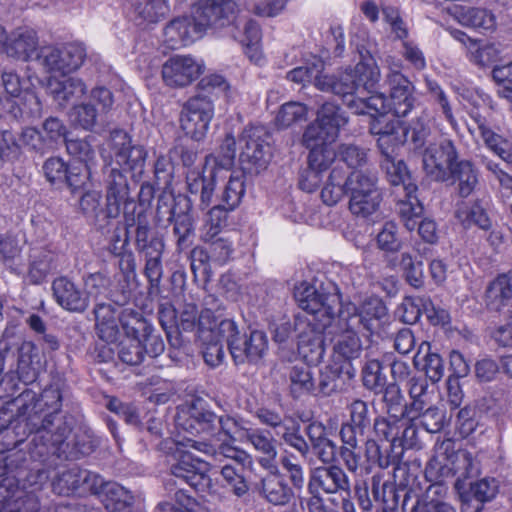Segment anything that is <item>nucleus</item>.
<instances>
[{"label": "nucleus", "mask_w": 512, "mask_h": 512, "mask_svg": "<svg viewBox=\"0 0 512 512\" xmlns=\"http://www.w3.org/2000/svg\"><path fill=\"white\" fill-rule=\"evenodd\" d=\"M66 392L65 381L55 377L39 396L36 391L26 387L11 404L22 416L34 415L40 419L37 432L30 440V453L36 459H46L49 465L58 461L65 439L74 426L73 416L61 412Z\"/></svg>", "instance_id": "1"}, {"label": "nucleus", "mask_w": 512, "mask_h": 512, "mask_svg": "<svg viewBox=\"0 0 512 512\" xmlns=\"http://www.w3.org/2000/svg\"><path fill=\"white\" fill-rule=\"evenodd\" d=\"M344 196L349 198V211L358 218L367 219L377 213L383 200L377 174L370 170H354L347 173L336 164L321 191V199L327 206H334Z\"/></svg>", "instance_id": "2"}, {"label": "nucleus", "mask_w": 512, "mask_h": 512, "mask_svg": "<svg viewBox=\"0 0 512 512\" xmlns=\"http://www.w3.org/2000/svg\"><path fill=\"white\" fill-rule=\"evenodd\" d=\"M380 80V70L368 64H356L338 74H321L315 78V87L323 92L339 96L347 105L349 99L360 94L373 93Z\"/></svg>", "instance_id": "3"}, {"label": "nucleus", "mask_w": 512, "mask_h": 512, "mask_svg": "<svg viewBox=\"0 0 512 512\" xmlns=\"http://www.w3.org/2000/svg\"><path fill=\"white\" fill-rule=\"evenodd\" d=\"M294 297L298 306L310 316L303 321L307 325L317 322V329H326L331 325L342 303L339 289L332 283L316 288L302 282L295 287Z\"/></svg>", "instance_id": "4"}, {"label": "nucleus", "mask_w": 512, "mask_h": 512, "mask_svg": "<svg viewBox=\"0 0 512 512\" xmlns=\"http://www.w3.org/2000/svg\"><path fill=\"white\" fill-rule=\"evenodd\" d=\"M217 333L226 341L235 365H258L268 349V339L263 331L240 330L231 319L222 320Z\"/></svg>", "instance_id": "5"}, {"label": "nucleus", "mask_w": 512, "mask_h": 512, "mask_svg": "<svg viewBox=\"0 0 512 512\" xmlns=\"http://www.w3.org/2000/svg\"><path fill=\"white\" fill-rule=\"evenodd\" d=\"M339 322L349 328H356L362 333L373 335L379 333L388 321V309L382 299L370 297L359 306L341 303L338 314Z\"/></svg>", "instance_id": "6"}, {"label": "nucleus", "mask_w": 512, "mask_h": 512, "mask_svg": "<svg viewBox=\"0 0 512 512\" xmlns=\"http://www.w3.org/2000/svg\"><path fill=\"white\" fill-rule=\"evenodd\" d=\"M109 147L113 152L109 162L129 172L134 182H139L145 172L148 156L146 148L139 144L133 145L130 136L122 129L110 132Z\"/></svg>", "instance_id": "7"}, {"label": "nucleus", "mask_w": 512, "mask_h": 512, "mask_svg": "<svg viewBox=\"0 0 512 512\" xmlns=\"http://www.w3.org/2000/svg\"><path fill=\"white\" fill-rule=\"evenodd\" d=\"M165 448L172 450L174 462L170 465V474L176 481L188 484L190 487L199 490L206 486L210 481L208 472V463L197 457L191 452L182 448L183 444L175 443L171 439H166L161 443Z\"/></svg>", "instance_id": "8"}, {"label": "nucleus", "mask_w": 512, "mask_h": 512, "mask_svg": "<svg viewBox=\"0 0 512 512\" xmlns=\"http://www.w3.org/2000/svg\"><path fill=\"white\" fill-rule=\"evenodd\" d=\"M85 58V47L76 42L62 46L46 45L36 54V61L45 71L63 74L79 69Z\"/></svg>", "instance_id": "9"}, {"label": "nucleus", "mask_w": 512, "mask_h": 512, "mask_svg": "<svg viewBox=\"0 0 512 512\" xmlns=\"http://www.w3.org/2000/svg\"><path fill=\"white\" fill-rule=\"evenodd\" d=\"M126 233L123 241V247L129 243V228L135 226L134 230V246L135 250L141 256L162 255L164 251V241L148 220L147 213L144 209L139 210L136 214L125 212Z\"/></svg>", "instance_id": "10"}, {"label": "nucleus", "mask_w": 512, "mask_h": 512, "mask_svg": "<svg viewBox=\"0 0 512 512\" xmlns=\"http://www.w3.org/2000/svg\"><path fill=\"white\" fill-rule=\"evenodd\" d=\"M263 136H267V133L259 127L244 130L240 138L244 146L239 156L243 173L257 175L268 167L271 151L269 143Z\"/></svg>", "instance_id": "11"}, {"label": "nucleus", "mask_w": 512, "mask_h": 512, "mask_svg": "<svg viewBox=\"0 0 512 512\" xmlns=\"http://www.w3.org/2000/svg\"><path fill=\"white\" fill-rule=\"evenodd\" d=\"M13 417V408L0 410V453L10 451L21 444L26 438L34 437L40 419L37 416H22L17 411V417Z\"/></svg>", "instance_id": "12"}, {"label": "nucleus", "mask_w": 512, "mask_h": 512, "mask_svg": "<svg viewBox=\"0 0 512 512\" xmlns=\"http://www.w3.org/2000/svg\"><path fill=\"white\" fill-rule=\"evenodd\" d=\"M459 161L455 145L446 138L429 143L423 151V168L428 176L438 182L450 180V171Z\"/></svg>", "instance_id": "13"}, {"label": "nucleus", "mask_w": 512, "mask_h": 512, "mask_svg": "<svg viewBox=\"0 0 512 512\" xmlns=\"http://www.w3.org/2000/svg\"><path fill=\"white\" fill-rule=\"evenodd\" d=\"M213 115V101L207 95L197 94L183 105L180 113L181 128L186 135L199 141L206 135Z\"/></svg>", "instance_id": "14"}, {"label": "nucleus", "mask_w": 512, "mask_h": 512, "mask_svg": "<svg viewBox=\"0 0 512 512\" xmlns=\"http://www.w3.org/2000/svg\"><path fill=\"white\" fill-rule=\"evenodd\" d=\"M105 184V200L107 201V213L111 217H118L123 207V213L128 212V207L134 204L130 195V185L123 170L110 162L102 168Z\"/></svg>", "instance_id": "15"}, {"label": "nucleus", "mask_w": 512, "mask_h": 512, "mask_svg": "<svg viewBox=\"0 0 512 512\" xmlns=\"http://www.w3.org/2000/svg\"><path fill=\"white\" fill-rule=\"evenodd\" d=\"M193 19L204 33L207 29L218 30L234 22V0H198L192 5Z\"/></svg>", "instance_id": "16"}, {"label": "nucleus", "mask_w": 512, "mask_h": 512, "mask_svg": "<svg viewBox=\"0 0 512 512\" xmlns=\"http://www.w3.org/2000/svg\"><path fill=\"white\" fill-rule=\"evenodd\" d=\"M113 104L114 97L108 88L95 87L87 101L73 106L71 116L79 127L91 131L96 126L98 118L107 114Z\"/></svg>", "instance_id": "17"}, {"label": "nucleus", "mask_w": 512, "mask_h": 512, "mask_svg": "<svg viewBox=\"0 0 512 512\" xmlns=\"http://www.w3.org/2000/svg\"><path fill=\"white\" fill-rule=\"evenodd\" d=\"M347 411L349 418L341 425L340 437L343 444L355 446L373 426L374 411L362 399H354L347 405Z\"/></svg>", "instance_id": "18"}, {"label": "nucleus", "mask_w": 512, "mask_h": 512, "mask_svg": "<svg viewBox=\"0 0 512 512\" xmlns=\"http://www.w3.org/2000/svg\"><path fill=\"white\" fill-rule=\"evenodd\" d=\"M404 143L403 134L382 135L376 138V146L381 155L380 168L385 172L390 184L408 179V169L403 160L397 159V150Z\"/></svg>", "instance_id": "19"}, {"label": "nucleus", "mask_w": 512, "mask_h": 512, "mask_svg": "<svg viewBox=\"0 0 512 512\" xmlns=\"http://www.w3.org/2000/svg\"><path fill=\"white\" fill-rule=\"evenodd\" d=\"M52 491L60 496H69L80 488L91 493L92 487L98 479V474L78 466L62 468V463L57 470H52Z\"/></svg>", "instance_id": "20"}, {"label": "nucleus", "mask_w": 512, "mask_h": 512, "mask_svg": "<svg viewBox=\"0 0 512 512\" xmlns=\"http://www.w3.org/2000/svg\"><path fill=\"white\" fill-rule=\"evenodd\" d=\"M178 427L191 435H214L217 432L218 415L203 401H194L177 414Z\"/></svg>", "instance_id": "21"}, {"label": "nucleus", "mask_w": 512, "mask_h": 512, "mask_svg": "<svg viewBox=\"0 0 512 512\" xmlns=\"http://www.w3.org/2000/svg\"><path fill=\"white\" fill-rule=\"evenodd\" d=\"M2 84L5 92L18 101L7 100L10 105V112L15 118L24 114L37 115L40 113L41 103L36 94L32 91H23L20 77L13 71L2 73Z\"/></svg>", "instance_id": "22"}, {"label": "nucleus", "mask_w": 512, "mask_h": 512, "mask_svg": "<svg viewBox=\"0 0 512 512\" xmlns=\"http://www.w3.org/2000/svg\"><path fill=\"white\" fill-rule=\"evenodd\" d=\"M173 205L170 208L168 222L173 225V235L180 250L191 245V237L194 235V224L191 216L192 200L188 196H171Z\"/></svg>", "instance_id": "23"}, {"label": "nucleus", "mask_w": 512, "mask_h": 512, "mask_svg": "<svg viewBox=\"0 0 512 512\" xmlns=\"http://www.w3.org/2000/svg\"><path fill=\"white\" fill-rule=\"evenodd\" d=\"M316 487L326 494L350 496L351 483L348 475L339 465L333 463L312 469L309 480V489Z\"/></svg>", "instance_id": "24"}, {"label": "nucleus", "mask_w": 512, "mask_h": 512, "mask_svg": "<svg viewBox=\"0 0 512 512\" xmlns=\"http://www.w3.org/2000/svg\"><path fill=\"white\" fill-rule=\"evenodd\" d=\"M389 88V107L397 117H405L415 107L414 86L411 81L398 71L387 75Z\"/></svg>", "instance_id": "25"}, {"label": "nucleus", "mask_w": 512, "mask_h": 512, "mask_svg": "<svg viewBox=\"0 0 512 512\" xmlns=\"http://www.w3.org/2000/svg\"><path fill=\"white\" fill-rule=\"evenodd\" d=\"M162 78L167 86L181 88L188 86L202 73L201 65L191 56H174L162 66Z\"/></svg>", "instance_id": "26"}, {"label": "nucleus", "mask_w": 512, "mask_h": 512, "mask_svg": "<svg viewBox=\"0 0 512 512\" xmlns=\"http://www.w3.org/2000/svg\"><path fill=\"white\" fill-rule=\"evenodd\" d=\"M217 310V307L206 308L201 312L199 318V339L203 342V358L207 365L215 368L222 364L225 353L223 345L216 337H220L217 333V326L215 323L210 322L212 317V310Z\"/></svg>", "instance_id": "27"}, {"label": "nucleus", "mask_w": 512, "mask_h": 512, "mask_svg": "<svg viewBox=\"0 0 512 512\" xmlns=\"http://www.w3.org/2000/svg\"><path fill=\"white\" fill-rule=\"evenodd\" d=\"M294 330L298 332V348L305 358L311 362H320L325 355V343L323 332L325 329H317V322L307 325L303 317L295 318Z\"/></svg>", "instance_id": "28"}, {"label": "nucleus", "mask_w": 512, "mask_h": 512, "mask_svg": "<svg viewBox=\"0 0 512 512\" xmlns=\"http://www.w3.org/2000/svg\"><path fill=\"white\" fill-rule=\"evenodd\" d=\"M274 470L266 474L258 483L259 495L274 506H286L295 496L294 489L290 487L285 475L274 466Z\"/></svg>", "instance_id": "29"}, {"label": "nucleus", "mask_w": 512, "mask_h": 512, "mask_svg": "<svg viewBox=\"0 0 512 512\" xmlns=\"http://www.w3.org/2000/svg\"><path fill=\"white\" fill-rule=\"evenodd\" d=\"M52 292L57 304L73 313H84L89 308L88 296L73 281L65 276L52 282Z\"/></svg>", "instance_id": "30"}, {"label": "nucleus", "mask_w": 512, "mask_h": 512, "mask_svg": "<svg viewBox=\"0 0 512 512\" xmlns=\"http://www.w3.org/2000/svg\"><path fill=\"white\" fill-rule=\"evenodd\" d=\"M97 483L92 487L91 494L101 498L105 507L112 512H121L134 503V496L130 491L113 481H105L98 474Z\"/></svg>", "instance_id": "31"}, {"label": "nucleus", "mask_w": 512, "mask_h": 512, "mask_svg": "<svg viewBox=\"0 0 512 512\" xmlns=\"http://www.w3.org/2000/svg\"><path fill=\"white\" fill-rule=\"evenodd\" d=\"M343 332L339 335L338 340L334 344L333 351L336 359H343L346 368L345 374L348 379L355 376L356 370L352 367L351 361L360 357L362 352V343L358 336L360 333L356 328H349L342 324Z\"/></svg>", "instance_id": "32"}, {"label": "nucleus", "mask_w": 512, "mask_h": 512, "mask_svg": "<svg viewBox=\"0 0 512 512\" xmlns=\"http://www.w3.org/2000/svg\"><path fill=\"white\" fill-rule=\"evenodd\" d=\"M38 44V36L33 29L17 28L8 35L4 51L10 57L28 61L36 57Z\"/></svg>", "instance_id": "33"}, {"label": "nucleus", "mask_w": 512, "mask_h": 512, "mask_svg": "<svg viewBox=\"0 0 512 512\" xmlns=\"http://www.w3.org/2000/svg\"><path fill=\"white\" fill-rule=\"evenodd\" d=\"M17 367L16 374L20 382L25 386L32 385L38 378L39 373V348L33 341H22L17 346Z\"/></svg>", "instance_id": "34"}, {"label": "nucleus", "mask_w": 512, "mask_h": 512, "mask_svg": "<svg viewBox=\"0 0 512 512\" xmlns=\"http://www.w3.org/2000/svg\"><path fill=\"white\" fill-rule=\"evenodd\" d=\"M47 88L49 94L61 108L80 100L87 91V86L83 80L76 77L50 79Z\"/></svg>", "instance_id": "35"}, {"label": "nucleus", "mask_w": 512, "mask_h": 512, "mask_svg": "<svg viewBox=\"0 0 512 512\" xmlns=\"http://www.w3.org/2000/svg\"><path fill=\"white\" fill-rule=\"evenodd\" d=\"M203 32L191 16H184L172 20L164 29L165 41L171 48L186 46L195 39L200 38Z\"/></svg>", "instance_id": "36"}, {"label": "nucleus", "mask_w": 512, "mask_h": 512, "mask_svg": "<svg viewBox=\"0 0 512 512\" xmlns=\"http://www.w3.org/2000/svg\"><path fill=\"white\" fill-rule=\"evenodd\" d=\"M512 301V270L499 274L485 290L484 302L491 312L500 313Z\"/></svg>", "instance_id": "37"}, {"label": "nucleus", "mask_w": 512, "mask_h": 512, "mask_svg": "<svg viewBox=\"0 0 512 512\" xmlns=\"http://www.w3.org/2000/svg\"><path fill=\"white\" fill-rule=\"evenodd\" d=\"M499 491V483L495 478H483L470 484L469 490L458 492L461 500V512H464L466 505L473 508H479L483 511L484 504L492 501Z\"/></svg>", "instance_id": "38"}, {"label": "nucleus", "mask_w": 512, "mask_h": 512, "mask_svg": "<svg viewBox=\"0 0 512 512\" xmlns=\"http://www.w3.org/2000/svg\"><path fill=\"white\" fill-rule=\"evenodd\" d=\"M244 438L254 449L261 454L258 462L266 469L274 467L277 457L276 440L267 430L263 429H247Z\"/></svg>", "instance_id": "39"}, {"label": "nucleus", "mask_w": 512, "mask_h": 512, "mask_svg": "<svg viewBox=\"0 0 512 512\" xmlns=\"http://www.w3.org/2000/svg\"><path fill=\"white\" fill-rule=\"evenodd\" d=\"M231 24L230 35L246 47V54H248L251 59L258 60L259 56L256 45L261 35L258 24L251 19L236 17Z\"/></svg>", "instance_id": "40"}, {"label": "nucleus", "mask_w": 512, "mask_h": 512, "mask_svg": "<svg viewBox=\"0 0 512 512\" xmlns=\"http://www.w3.org/2000/svg\"><path fill=\"white\" fill-rule=\"evenodd\" d=\"M289 392L294 399L303 395L314 394L316 385L311 368L305 363H298L287 368Z\"/></svg>", "instance_id": "41"}, {"label": "nucleus", "mask_w": 512, "mask_h": 512, "mask_svg": "<svg viewBox=\"0 0 512 512\" xmlns=\"http://www.w3.org/2000/svg\"><path fill=\"white\" fill-rule=\"evenodd\" d=\"M0 512H39L40 502L34 491H26L19 484L9 491L6 497H0Z\"/></svg>", "instance_id": "42"}, {"label": "nucleus", "mask_w": 512, "mask_h": 512, "mask_svg": "<svg viewBox=\"0 0 512 512\" xmlns=\"http://www.w3.org/2000/svg\"><path fill=\"white\" fill-rule=\"evenodd\" d=\"M78 209L81 214L100 227L107 225L109 220L117 218L108 215L107 201L105 200V207H102V194L96 190H88L81 195Z\"/></svg>", "instance_id": "43"}, {"label": "nucleus", "mask_w": 512, "mask_h": 512, "mask_svg": "<svg viewBox=\"0 0 512 512\" xmlns=\"http://www.w3.org/2000/svg\"><path fill=\"white\" fill-rule=\"evenodd\" d=\"M114 254L119 258L118 268L121 279L118 280L120 285V293L113 294L112 300L117 303L118 306H122L127 303L130 298V282L135 278L136 275V261L134 253L130 250L123 251Z\"/></svg>", "instance_id": "44"}, {"label": "nucleus", "mask_w": 512, "mask_h": 512, "mask_svg": "<svg viewBox=\"0 0 512 512\" xmlns=\"http://www.w3.org/2000/svg\"><path fill=\"white\" fill-rule=\"evenodd\" d=\"M446 468L456 478L454 488L457 492L465 488V481L467 479L474 477L478 473V467L474 462L473 456L467 450L456 451L450 462V467Z\"/></svg>", "instance_id": "45"}, {"label": "nucleus", "mask_w": 512, "mask_h": 512, "mask_svg": "<svg viewBox=\"0 0 512 512\" xmlns=\"http://www.w3.org/2000/svg\"><path fill=\"white\" fill-rule=\"evenodd\" d=\"M64 449L59 453L60 457L56 463L53 465H49V461H46V459H36L35 457H32L30 453V445L28 446V453L30 455V458L33 461L39 462L42 467H35L31 468L28 473L26 471L18 466L19 469L23 471V473L20 476V481H24L23 488L26 490V486L32 488L31 491H37L40 490L43 484H45L48 480L51 481L52 478V470H57L62 463V453Z\"/></svg>", "instance_id": "46"}, {"label": "nucleus", "mask_w": 512, "mask_h": 512, "mask_svg": "<svg viewBox=\"0 0 512 512\" xmlns=\"http://www.w3.org/2000/svg\"><path fill=\"white\" fill-rule=\"evenodd\" d=\"M55 255L45 248L31 250L29 268L26 275L29 283L39 285L46 279L49 272L54 268Z\"/></svg>", "instance_id": "47"}, {"label": "nucleus", "mask_w": 512, "mask_h": 512, "mask_svg": "<svg viewBox=\"0 0 512 512\" xmlns=\"http://www.w3.org/2000/svg\"><path fill=\"white\" fill-rule=\"evenodd\" d=\"M395 444H387L385 447L374 439L365 442V456L370 463L378 465L382 469L397 466L401 461V449H396Z\"/></svg>", "instance_id": "48"}, {"label": "nucleus", "mask_w": 512, "mask_h": 512, "mask_svg": "<svg viewBox=\"0 0 512 512\" xmlns=\"http://www.w3.org/2000/svg\"><path fill=\"white\" fill-rule=\"evenodd\" d=\"M188 191L191 195L200 197L199 207L204 210L213 204L214 190L216 188V172L211 169L208 175L191 173L187 177Z\"/></svg>", "instance_id": "49"}, {"label": "nucleus", "mask_w": 512, "mask_h": 512, "mask_svg": "<svg viewBox=\"0 0 512 512\" xmlns=\"http://www.w3.org/2000/svg\"><path fill=\"white\" fill-rule=\"evenodd\" d=\"M430 137L429 116L424 111L413 119L406 128H403V140L410 144L414 150H421L432 143Z\"/></svg>", "instance_id": "50"}, {"label": "nucleus", "mask_w": 512, "mask_h": 512, "mask_svg": "<svg viewBox=\"0 0 512 512\" xmlns=\"http://www.w3.org/2000/svg\"><path fill=\"white\" fill-rule=\"evenodd\" d=\"M330 137L337 138L341 128L348 123V118L340 106L325 102L317 111L315 119Z\"/></svg>", "instance_id": "51"}, {"label": "nucleus", "mask_w": 512, "mask_h": 512, "mask_svg": "<svg viewBox=\"0 0 512 512\" xmlns=\"http://www.w3.org/2000/svg\"><path fill=\"white\" fill-rule=\"evenodd\" d=\"M392 185L399 187L404 192V199H400L397 203L400 218L421 217L423 207L415 195L417 185L412 182L410 173H408V179Z\"/></svg>", "instance_id": "52"}, {"label": "nucleus", "mask_w": 512, "mask_h": 512, "mask_svg": "<svg viewBox=\"0 0 512 512\" xmlns=\"http://www.w3.org/2000/svg\"><path fill=\"white\" fill-rule=\"evenodd\" d=\"M450 179L458 182V194L466 198L478 185V173L468 160H460L450 171Z\"/></svg>", "instance_id": "53"}, {"label": "nucleus", "mask_w": 512, "mask_h": 512, "mask_svg": "<svg viewBox=\"0 0 512 512\" xmlns=\"http://www.w3.org/2000/svg\"><path fill=\"white\" fill-rule=\"evenodd\" d=\"M408 393L411 402L409 410L411 418L423 411L431 402V395L428 391V382L424 377H412L407 382Z\"/></svg>", "instance_id": "54"}, {"label": "nucleus", "mask_w": 512, "mask_h": 512, "mask_svg": "<svg viewBox=\"0 0 512 512\" xmlns=\"http://www.w3.org/2000/svg\"><path fill=\"white\" fill-rule=\"evenodd\" d=\"M380 393L383 394L382 402L384 403L387 415H400L411 418L409 405L405 402L404 395L397 383L385 384Z\"/></svg>", "instance_id": "55"}, {"label": "nucleus", "mask_w": 512, "mask_h": 512, "mask_svg": "<svg viewBox=\"0 0 512 512\" xmlns=\"http://www.w3.org/2000/svg\"><path fill=\"white\" fill-rule=\"evenodd\" d=\"M425 353L422 360L424 361L423 369L426 379H430L433 383L441 380L444 375L443 359L438 353L431 352V346L428 342H422L418 352L414 356L413 362L417 366L420 362L421 353Z\"/></svg>", "instance_id": "56"}, {"label": "nucleus", "mask_w": 512, "mask_h": 512, "mask_svg": "<svg viewBox=\"0 0 512 512\" xmlns=\"http://www.w3.org/2000/svg\"><path fill=\"white\" fill-rule=\"evenodd\" d=\"M245 174L243 171L232 174L221 194L216 196V201L225 204L226 209L234 210L240 204L245 193Z\"/></svg>", "instance_id": "57"}, {"label": "nucleus", "mask_w": 512, "mask_h": 512, "mask_svg": "<svg viewBox=\"0 0 512 512\" xmlns=\"http://www.w3.org/2000/svg\"><path fill=\"white\" fill-rule=\"evenodd\" d=\"M119 322L127 338L142 340L144 334L152 328V325L146 321L141 313L132 309L123 310L119 315Z\"/></svg>", "instance_id": "58"}, {"label": "nucleus", "mask_w": 512, "mask_h": 512, "mask_svg": "<svg viewBox=\"0 0 512 512\" xmlns=\"http://www.w3.org/2000/svg\"><path fill=\"white\" fill-rule=\"evenodd\" d=\"M23 456L19 455L17 459L13 456H7L0 460V497H6L10 490H13L20 482V476L23 473L18 465V460H22Z\"/></svg>", "instance_id": "59"}, {"label": "nucleus", "mask_w": 512, "mask_h": 512, "mask_svg": "<svg viewBox=\"0 0 512 512\" xmlns=\"http://www.w3.org/2000/svg\"><path fill=\"white\" fill-rule=\"evenodd\" d=\"M455 215L465 227L475 225L482 230H489L492 226L487 212L478 202L459 207Z\"/></svg>", "instance_id": "60"}, {"label": "nucleus", "mask_w": 512, "mask_h": 512, "mask_svg": "<svg viewBox=\"0 0 512 512\" xmlns=\"http://www.w3.org/2000/svg\"><path fill=\"white\" fill-rule=\"evenodd\" d=\"M336 161V164L344 163L351 169L360 168L368 161L367 150L353 143L339 144L336 149Z\"/></svg>", "instance_id": "61"}, {"label": "nucleus", "mask_w": 512, "mask_h": 512, "mask_svg": "<svg viewBox=\"0 0 512 512\" xmlns=\"http://www.w3.org/2000/svg\"><path fill=\"white\" fill-rule=\"evenodd\" d=\"M84 295L88 296V301L92 299L95 302L103 301L111 286V278L103 272L89 273L83 277Z\"/></svg>", "instance_id": "62"}, {"label": "nucleus", "mask_w": 512, "mask_h": 512, "mask_svg": "<svg viewBox=\"0 0 512 512\" xmlns=\"http://www.w3.org/2000/svg\"><path fill=\"white\" fill-rule=\"evenodd\" d=\"M402 416L387 415L376 416L373 422V431L377 437L385 439L388 444H396L398 434L402 428Z\"/></svg>", "instance_id": "63"}, {"label": "nucleus", "mask_w": 512, "mask_h": 512, "mask_svg": "<svg viewBox=\"0 0 512 512\" xmlns=\"http://www.w3.org/2000/svg\"><path fill=\"white\" fill-rule=\"evenodd\" d=\"M376 241L377 247L384 253V261L388 255H394L395 253L400 252L402 248V241L398 237L397 225L392 221L384 223L382 229L377 235Z\"/></svg>", "instance_id": "64"}]
</instances>
